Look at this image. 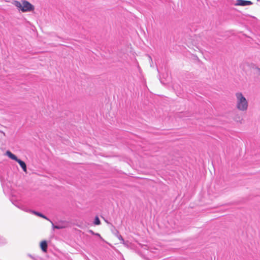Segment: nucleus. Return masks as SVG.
<instances>
[{"label":"nucleus","instance_id":"1","mask_svg":"<svg viewBox=\"0 0 260 260\" xmlns=\"http://www.w3.org/2000/svg\"><path fill=\"white\" fill-rule=\"evenodd\" d=\"M14 5L22 12H31L35 10V7L29 2L23 0L21 2L15 1Z\"/></svg>","mask_w":260,"mask_h":260},{"label":"nucleus","instance_id":"2","mask_svg":"<svg viewBox=\"0 0 260 260\" xmlns=\"http://www.w3.org/2000/svg\"><path fill=\"white\" fill-rule=\"evenodd\" d=\"M109 241L110 245H117L120 244H122L124 240L121 236L118 234H113L109 237Z\"/></svg>","mask_w":260,"mask_h":260},{"label":"nucleus","instance_id":"3","mask_svg":"<svg viewBox=\"0 0 260 260\" xmlns=\"http://www.w3.org/2000/svg\"><path fill=\"white\" fill-rule=\"evenodd\" d=\"M6 154L12 159L16 161H17L19 164V165L21 166V167L22 168V170H23V171L24 172H25V173L27 172L26 165L23 161L21 160L20 159H18L16 157V155H15L14 154H13L10 151H7L6 152Z\"/></svg>","mask_w":260,"mask_h":260},{"label":"nucleus","instance_id":"4","mask_svg":"<svg viewBox=\"0 0 260 260\" xmlns=\"http://www.w3.org/2000/svg\"><path fill=\"white\" fill-rule=\"evenodd\" d=\"M237 98L236 108L241 111L244 110V96L241 92H237L236 94Z\"/></svg>","mask_w":260,"mask_h":260},{"label":"nucleus","instance_id":"5","mask_svg":"<svg viewBox=\"0 0 260 260\" xmlns=\"http://www.w3.org/2000/svg\"><path fill=\"white\" fill-rule=\"evenodd\" d=\"M40 247L43 252H46L48 247L47 242L45 240L41 241L40 243Z\"/></svg>","mask_w":260,"mask_h":260},{"label":"nucleus","instance_id":"6","mask_svg":"<svg viewBox=\"0 0 260 260\" xmlns=\"http://www.w3.org/2000/svg\"><path fill=\"white\" fill-rule=\"evenodd\" d=\"M32 213L34 214H35V215H37L38 216L41 217H42V218H43L44 219H45L47 220H49V219L46 216H45V215H44L43 214H42V213H41L40 212H36V211H32Z\"/></svg>","mask_w":260,"mask_h":260},{"label":"nucleus","instance_id":"7","mask_svg":"<svg viewBox=\"0 0 260 260\" xmlns=\"http://www.w3.org/2000/svg\"><path fill=\"white\" fill-rule=\"evenodd\" d=\"M235 6H244V0H237V3H235Z\"/></svg>","mask_w":260,"mask_h":260},{"label":"nucleus","instance_id":"8","mask_svg":"<svg viewBox=\"0 0 260 260\" xmlns=\"http://www.w3.org/2000/svg\"><path fill=\"white\" fill-rule=\"evenodd\" d=\"M50 222H51L52 225L54 229H61L63 228H65L66 227V226H63V225H54L51 221H50Z\"/></svg>","mask_w":260,"mask_h":260},{"label":"nucleus","instance_id":"9","mask_svg":"<svg viewBox=\"0 0 260 260\" xmlns=\"http://www.w3.org/2000/svg\"><path fill=\"white\" fill-rule=\"evenodd\" d=\"M94 224L95 225H100L101 224V221L98 216H95Z\"/></svg>","mask_w":260,"mask_h":260},{"label":"nucleus","instance_id":"10","mask_svg":"<svg viewBox=\"0 0 260 260\" xmlns=\"http://www.w3.org/2000/svg\"><path fill=\"white\" fill-rule=\"evenodd\" d=\"M255 73L257 75H260V69L255 67L254 68Z\"/></svg>","mask_w":260,"mask_h":260},{"label":"nucleus","instance_id":"11","mask_svg":"<svg viewBox=\"0 0 260 260\" xmlns=\"http://www.w3.org/2000/svg\"><path fill=\"white\" fill-rule=\"evenodd\" d=\"M252 4V2L250 1H245V6L250 5Z\"/></svg>","mask_w":260,"mask_h":260},{"label":"nucleus","instance_id":"12","mask_svg":"<svg viewBox=\"0 0 260 260\" xmlns=\"http://www.w3.org/2000/svg\"><path fill=\"white\" fill-rule=\"evenodd\" d=\"M97 235L100 236V234H96Z\"/></svg>","mask_w":260,"mask_h":260}]
</instances>
